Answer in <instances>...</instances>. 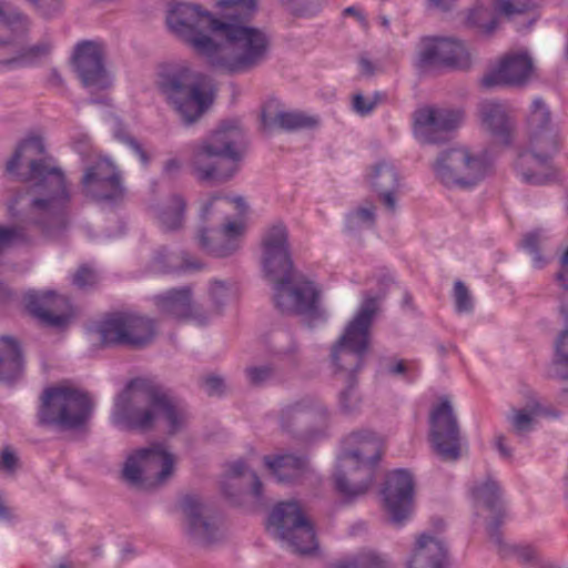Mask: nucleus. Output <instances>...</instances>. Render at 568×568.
I'll return each mask as SVG.
<instances>
[{"instance_id": "nucleus-1", "label": "nucleus", "mask_w": 568, "mask_h": 568, "mask_svg": "<svg viewBox=\"0 0 568 568\" xmlns=\"http://www.w3.org/2000/svg\"><path fill=\"white\" fill-rule=\"evenodd\" d=\"M44 152L40 138L26 139L17 146L6 170L30 184L26 193H18L9 202L10 216L48 231L51 225L62 223L70 193L62 170Z\"/></svg>"}, {"instance_id": "nucleus-2", "label": "nucleus", "mask_w": 568, "mask_h": 568, "mask_svg": "<svg viewBox=\"0 0 568 568\" xmlns=\"http://www.w3.org/2000/svg\"><path fill=\"white\" fill-rule=\"evenodd\" d=\"M262 264L265 276L273 283L274 302L281 312L296 313L311 320L321 317V291L314 282L295 276L288 232L282 222L272 224L264 232Z\"/></svg>"}, {"instance_id": "nucleus-3", "label": "nucleus", "mask_w": 568, "mask_h": 568, "mask_svg": "<svg viewBox=\"0 0 568 568\" xmlns=\"http://www.w3.org/2000/svg\"><path fill=\"white\" fill-rule=\"evenodd\" d=\"M156 87L169 104L190 124L212 105L216 85L203 73L194 72L185 62H164L156 69Z\"/></svg>"}, {"instance_id": "nucleus-4", "label": "nucleus", "mask_w": 568, "mask_h": 568, "mask_svg": "<svg viewBox=\"0 0 568 568\" xmlns=\"http://www.w3.org/2000/svg\"><path fill=\"white\" fill-rule=\"evenodd\" d=\"M246 150L244 131L237 120H227L194 150L191 165L202 182H225L240 169Z\"/></svg>"}, {"instance_id": "nucleus-5", "label": "nucleus", "mask_w": 568, "mask_h": 568, "mask_svg": "<svg viewBox=\"0 0 568 568\" xmlns=\"http://www.w3.org/2000/svg\"><path fill=\"white\" fill-rule=\"evenodd\" d=\"M270 38L252 26H220L206 63L232 74L261 65L268 55Z\"/></svg>"}, {"instance_id": "nucleus-6", "label": "nucleus", "mask_w": 568, "mask_h": 568, "mask_svg": "<svg viewBox=\"0 0 568 568\" xmlns=\"http://www.w3.org/2000/svg\"><path fill=\"white\" fill-rule=\"evenodd\" d=\"M528 150L521 152L515 169L523 182L544 185L555 180L556 173L550 164L558 151V132L551 123L550 111L541 99H535L528 116Z\"/></svg>"}, {"instance_id": "nucleus-7", "label": "nucleus", "mask_w": 568, "mask_h": 568, "mask_svg": "<svg viewBox=\"0 0 568 568\" xmlns=\"http://www.w3.org/2000/svg\"><path fill=\"white\" fill-rule=\"evenodd\" d=\"M382 440L372 430L351 433L344 440L334 471L335 488L346 497L365 494L374 481L375 465L381 458Z\"/></svg>"}, {"instance_id": "nucleus-8", "label": "nucleus", "mask_w": 568, "mask_h": 568, "mask_svg": "<svg viewBox=\"0 0 568 568\" xmlns=\"http://www.w3.org/2000/svg\"><path fill=\"white\" fill-rule=\"evenodd\" d=\"M26 28L27 18L0 0V72L33 67L50 55L53 45L49 39L24 44Z\"/></svg>"}, {"instance_id": "nucleus-9", "label": "nucleus", "mask_w": 568, "mask_h": 568, "mask_svg": "<svg viewBox=\"0 0 568 568\" xmlns=\"http://www.w3.org/2000/svg\"><path fill=\"white\" fill-rule=\"evenodd\" d=\"M159 386L145 378H135L114 398L111 423L122 430L145 433L156 424Z\"/></svg>"}, {"instance_id": "nucleus-10", "label": "nucleus", "mask_w": 568, "mask_h": 568, "mask_svg": "<svg viewBox=\"0 0 568 568\" xmlns=\"http://www.w3.org/2000/svg\"><path fill=\"white\" fill-rule=\"evenodd\" d=\"M166 24L176 38L207 60L216 36L212 12L196 3L174 2L169 7Z\"/></svg>"}, {"instance_id": "nucleus-11", "label": "nucleus", "mask_w": 568, "mask_h": 568, "mask_svg": "<svg viewBox=\"0 0 568 568\" xmlns=\"http://www.w3.org/2000/svg\"><path fill=\"white\" fill-rule=\"evenodd\" d=\"M377 307L376 297L368 296L362 302L354 318L332 347L331 359L336 369L352 374L362 367L369 346L371 326Z\"/></svg>"}, {"instance_id": "nucleus-12", "label": "nucleus", "mask_w": 568, "mask_h": 568, "mask_svg": "<svg viewBox=\"0 0 568 568\" xmlns=\"http://www.w3.org/2000/svg\"><path fill=\"white\" fill-rule=\"evenodd\" d=\"M91 412L92 402L87 394L75 388L57 386L43 392L38 417L43 425L69 430L82 427Z\"/></svg>"}, {"instance_id": "nucleus-13", "label": "nucleus", "mask_w": 568, "mask_h": 568, "mask_svg": "<svg viewBox=\"0 0 568 568\" xmlns=\"http://www.w3.org/2000/svg\"><path fill=\"white\" fill-rule=\"evenodd\" d=\"M267 532L294 552L310 554L317 548L314 527L296 501H283L271 511Z\"/></svg>"}, {"instance_id": "nucleus-14", "label": "nucleus", "mask_w": 568, "mask_h": 568, "mask_svg": "<svg viewBox=\"0 0 568 568\" xmlns=\"http://www.w3.org/2000/svg\"><path fill=\"white\" fill-rule=\"evenodd\" d=\"M92 332L103 346L135 348L150 344L156 334L153 320L132 312L108 314L94 324Z\"/></svg>"}, {"instance_id": "nucleus-15", "label": "nucleus", "mask_w": 568, "mask_h": 568, "mask_svg": "<svg viewBox=\"0 0 568 568\" xmlns=\"http://www.w3.org/2000/svg\"><path fill=\"white\" fill-rule=\"evenodd\" d=\"M176 457L163 444H152L130 455L122 476L131 486L150 489L164 484L174 471Z\"/></svg>"}, {"instance_id": "nucleus-16", "label": "nucleus", "mask_w": 568, "mask_h": 568, "mask_svg": "<svg viewBox=\"0 0 568 568\" xmlns=\"http://www.w3.org/2000/svg\"><path fill=\"white\" fill-rule=\"evenodd\" d=\"M433 168L444 185L469 187L488 174L490 164L484 155H475L467 148L460 146L443 151Z\"/></svg>"}, {"instance_id": "nucleus-17", "label": "nucleus", "mask_w": 568, "mask_h": 568, "mask_svg": "<svg viewBox=\"0 0 568 568\" xmlns=\"http://www.w3.org/2000/svg\"><path fill=\"white\" fill-rule=\"evenodd\" d=\"M429 439L435 453L444 460L455 462L462 455V435L448 397H440L429 415Z\"/></svg>"}, {"instance_id": "nucleus-18", "label": "nucleus", "mask_w": 568, "mask_h": 568, "mask_svg": "<svg viewBox=\"0 0 568 568\" xmlns=\"http://www.w3.org/2000/svg\"><path fill=\"white\" fill-rule=\"evenodd\" d=\"M416 63L419 69L446 67L468 70L473 64V55L463 41L454 38L428 37L420 41Z\"/></svg>"}, {"instance_id": "nucleus-19", "label": "nucleus", "mask_w": 568, "mask_h": 568, "mask_svg": "<svg viewBox=\"0 0 568 568\" xmlns=\"http://www.w3.org/2000/svg\"><path fill=\"white\" fill-rule=\"evenodd\" d=\"M473 507L478 516L489 520L487 531L495 544L501 542L498 526L504 516V494L499 483L491 476L476 479L470 486Z\"/></svg>"}, {"instance_id": "nucleus-20", "label": "nucleus", "mask_w": 568, "mask_h": 568, "mask_svg": "<svg viewBox=\"0 0 568 568\" xmlns=\"http://www.w3.org/2000/svg\"><path fill=\"white\" fill-rule=\"evenodd\" d=\"M463 122V112L445 108L426 106L414 114V135L423 144L447 140L448 133Z\"/></svg>"}, {"instance_id": "nucleus-21", "label": "nucleus", "mask_w": 568, "mask_h": 568, "mask_svg": "<svg viewBox=\"0 0 568 568\" xmlns=\"http://www.w3.org/2000/svg\"><path fill=\"white\" fill-rule=\"evenodd\" d=\"M179 508L182 515L181 523L185 536L194 544L210 546L220 539V528L214 518L206 510L201 498L194 495L184 496Z\"/></svg>"}, {"instance_id": "nucleus-22", "label": "nucleus", "mask_w": 568, "mask_h": 568, "mask_svg": "<svg viewBox=\"0 0 568 568\" xmlns=\"http://www.w3.org/2000/svg\"><path fill=\"white\" fill-rule=\"evenodd\" d=\"M104 47L99 41L84 40L74 47L73 64L85 88L105 89L111 77L104 67Z\"/></svg>"}, {"instance_id": "nucleus-23", "label": "nucleus", "mask_w": 568, "mask_h": 568, "mask_svg": "<svg viewBox=\"0 0 568 568\" xmlns=\"http://www.w3.org/2000/svg\"><path fill=\"white\" fill-rule=\"evenodd\" d=\"M82 186L85 195L97 201H118L125 193L120 172L108 159H99L85 170Z\"/></svg>"}, {"instance_id": "nucleus-24", "label": "nucleus", "mask_w": 568, "mask_h": 568, "mask_svg": "<svg viewBox=\"0 0 568 568\" xmlns=\"http://www.w3.org/2000/svg\"><path fill=\"white\" fill-rule=\"evenodd\" d=\"M384 499L390 519L400 524L407 518L413 506L414 478L406 469H395L387 475Z\"/></svg>"}, {"instance_id": "nucleus-25", "label": "nucleus", "mask_w": 568, "mask_h": 568, "mask_svg": "<svg viewBox=\"0 0 568 568\" xmlns=\"http://www.w3.org/2000/svg\"><path fill=\"white\" fill-rule=\"evenodd\" d=\"M24 302L30 314L48 326L61 327L71 316L69 300L53 291H30L26 294Z\"/></svg>"}, {"instance_id": "nucleus-26", "label": "nucleus", "mask_w": 568, "mask_h": 568, "mask_svg": "<svg viewBox=\"0 0 568 568\" xmlns=\"http://www.w3.org/2000/svg\"><path fill=\"white\" fill-rule=\"evenodd\" d=\"M532 60L527 52H513L505 55L498 67L481 79L486 88L495 85H521L532 73Z\"/></svg>"}, {"instance_id": "nucleus-27", "label": "nucleus", "mask_w": 568, "mask_h": 568, "mask_svg": "<svg viewBox=\"0 0 568 568\" xmlns=\"http://www.w3.org/2000/svg\"><path fill=\"white\" fill-rule=\"evenodd\" d=\"M245 225L241 221H229L220 231L203 229L197 234L200 247L214 257H227L241 246Z\"/></svg>"}, {"instance_id": "nucleus-28", "label": "nucleus", "mask_w": 568, "mask_h": 568, "mask_svg": "<svg viewBox=\"0 0 568 568\" xmlns=\"http://www.w3.org/2000/svg\"><path fill=\"white\" fill-rule=\"evenodd\" d=\"M158 310L166 316L184 318L197 325L209 322V315L192 304V292L190 287L172 288L154 297Z\"/></svg>"}, {"instance_id": "nucleus-29", "label": "nucleus", "mask_w": 568, "mask_h": 568, "mask_svg": "<svg viewBox=\"0 0 568 568\" xmlns=\"http://www.w3.org/2000/svg\"><path fill=\"white\" fill-rule=\"evenodd\" d=\"M448 556L445 542L428 534L419 535L406 561L407 568H447Z\"/></svg>"}, {"instance_id": "nucleus-30", "label": "nucleus", "mask_w": 568, "mask_h": 568, "mask_svg": "<svg viewBox=\"0 0 568 568\" xmlns=\"http://www.w3.org/2000/svg\"><path fill=\"white\" fill-rule=\"evenodd\" d=\"M484 129L499 143L508 145L515 129L509 108L501 102L486 100L479 105Z\"/></svg>"}, {"instance_id": "nucleus-31", "label": "nucleus", "mask_w": 568, "mask_h": 568, "mask_svg": "<svg viewBox=\"0 0 568 568\" xmlns=\"http://www.w3.org/2000/svg\"><path fill=\"white\" fill-rule=\"evenodd\" d=\"M372 189L378 193L383 204L394 212L396 207L395 192L398 187V174L395 166L386 161L378 162L367 175Z\"/></svg>"}, {"instance_id": "nucleus-32", "label": "nucleus", "mask_w": 568, "mask_h": 568, "mask_svg": "<svg viewBox=\"0 0 568 568\" xmlns=\"http://www.w3.org/2000/svg\"><path fill=\"white\" fill-rule=\"evenodd\" d=\"M190 414L186 406L172 397L159 386L156 402V423L163 420L170 435L182 432L189 423Z\"/></svg>"}, {"instance_id": "nucleus-33", "label": "nucleus", "mask_w": 568, "mask_h": 568, "mask_svg": "<svg viewBox=\"0 0 568 568\" xmlns=\"http://www.w3.org/2000/svg\"><path fill=\"white\" fill-rule=\"evenodd\" d=\"M329 417L327 406L316 397H304L282 409V426L288 428L291 422H325Z\"/></svg>"}, {"instance_id": "nucleus-34", "label": "nucleus", "mask_w": 568, "mask_h": 568, "mask_svg": "<svg viewBox=\"0 0 568 568\" xmlns=\"http://www.w3.org/2000/svg\"><path fill=\"white\" fill-rule=\"evenodd\" d=\"M217 7L222 11L220 17L214 16L216 34L220 26H250L248 22L256 12L257 2L256 0H219Z\"/></svg>"}, {"instance_id": "nucleus-35", "label": "nucleus", "mask_w": 568, "mask_h": 568, "mask_svg": "<svg viewBox=\"0 0 568 568\" xmlns=\"http://www.w3.org/2000/svg\"><path fill=\"white\" fill-rule=\"evenodd\" d=\"M559 415L556 409L545 407L538 400H532L523 408H513L508 420L516 435L525 436L534 429L539 417L558 418Z\"/></svg>"}, {"instance_id": "nucleus-36", "label": "nucleus", "mask_w": 568, "mask_h": 568, "mask_svg": "<svg viewBox=\"0 0 568 568\" xmlns=\"http://www.w3.org/2000/svg\"><path fill=\"white\" fill-rule=\"evenodd\" d=\"M185 207V199L180 194H172L163 204L154 209L153 215L162 231L175 232L184 225Z\"/></svg>"}, {"instance_id": "nucleus-37", "label": "nucleus", "mask_w": 568, "mask_h": 568, "mask_svg": "<svg viewBox=\"0 0 568 568\" xmlns=\"http://www.w3.org/2000/svg\"><path fill=\"white\" fill-rule=\"evenodd\" d=\"M266 468L278 481H291L307 469V460L292 454L264 456Z\"/></svg>"}, {"instance_id": "nucleus-38", "label": "nucleus", "mask_w": 568, "mask_h": 568, "mask_svg": "<svg viewBox=\"0 0 568 568\" xmlns=\"http://www.w3.org/2000/svg\"><path fill=\"white\" fill-rule=\"evenodd\" d=\"M22 372L19 344L11 337L0 336V382L12 383Z\"/></svg>"}, {"instance_id": "nucleus-39", "label": "nucleus", "mask_w": 568, "mask_h": 568, "mask_svg": "<svg viewBox=\"0 0 568 568\" xmlns=\"http://www.w3.org/2000/svg\"><path fill=\"white\" fill-rule=\"evenodd\" d=\"M318 123L314 116L297 111H278L274 115L266 111L262 113V124L265 130L282 129L286 131L313 128Z\"/></svg>"}, {"instance_id": "nucleus-40", "label": "nucleus", "mask_w": 568, "mask_h": 568, "mask_svg": "<svg viewBox=\"0 0 568 568\" xmlns=\"http://www.w3.org/2000/svg\"><path fill=\"white\" fill-rule=\"evenodd\" d=\"M211 313L221 314L223 310L239 296V287L233 280L214 278L207 286Z\"/></svg>"}, {"instance_id": "nucleus-41", "label": "nucleus", "mask_w": 568, "mask_h": 568, "mask_svg": "<svg viewBox=\"0 0 568 568\" xmlns=\"http://www.w3.org/2000/svg\"><path fill=\"white\" fill-rule=\"evenodd\" d=\"M246 478L247 483L252 486L253 496L260 498L262 496V483L256 474L253 470H250L242 460H236L229 466L226 481L223 483L224 494L229 497H233L234 494L229 490L227 486H237L239 488H242Z\"/></svg>"}, {"instance_id": "nucleus-42", "label": "nucleus", "mask_w": 568, "mask_h": 568, "mask_svg": "<svg viewBox=\"0 0 568 568\" xmlns=\"http://www.w3.org/2000/svg\"><path fill=\"white\" fill-rule=\"evenodd\" d=\"M154 267L159 272L172 273L181 271H199L203 268V264L191 257L187 253H183L179 256L163 248L154 258Z\"/></svg>"}, {"instance_id": "nucleus-43", "label": "nucleus", "mask_w": 568, "mask_h": 568, "mask_svg": "<svg viewBox=\"0 0 568 568\" xmlns=\"http://www.w3.org/2000/svg\"><path fill=\"white\" fill-rule=\"evenodd\" d=\"M376 206L372 202L359 205L346 215L345 230L348 234L355 235L375 225Z\"/></svg>"}, {"instance_id": "nucleus-44", "label": "nucleus", "mask_w": 568, "mask_h": 568, "mask_svg": "<svg viewBox=\"0 0 568 568\" xmlns=\"http://www.w3.org/2000/svg\"><path fill=\"white\" fill-rule=\"evenodd\" d=\"M560 312L565 317V329L560 333L555 344L554 375L568 379V303L565 301L560 305Z\"/></svg>"}, {"instance_id": "nucleus-45", "label": "nucleus", "mask_w": 568, "mask_h": 568, "mask_svg": "<svg viewBox=\"0 0 568 568\" xmlns=\"http://www.w3.org/2000/svg\"><path fill=\"white\" fill-rule=\"evenodd\" d=\"M495 10L513 20L520 16H529L530 22L536 20L534 11L540 6L539 0H493Z\"/></svg>"}, {"instance_id": "nucleus-46", "label": "nucleus", "mask_w": 568, "mask_h": 568, "mask_svg": "<svg viewBox=\"0 0 568 568\" xmlns=\"http://www.w3.org/2000/svg\"><path fill=\"white\" fill-rule=\"evenodd\" d=\"M466 22L468 26L479 29L484 33H491L497 27V18L489 6L477 0L467 11Z\"/></svg>"}, {"instance_id": "nucleus-47", "label": "nucleus", "mask_w": 568, "mask_h": 568, "mask_svg": "<svg viewBox=\"0 0 568 568\" xmlns=\"http://www.w3.org/2000/svg\"><path fill=\"white\" fill-rule=\"evenodd\" d=\"M244 206V201L241 197L232 200L230 197L213 195L202 204L200 215L202 220L206 221L210 215L215 212L225 213L230 207L242 211Z\"/></svg>"}, {"instance_id": "nucleus-48", "label": "nucleus", "mask_w": 568, "mask_h": 568, "mask_svg": "<svg viewBox=\"0 0 568 568\" xmlns=\"http://www.w3.org/2000/svg\"><path fill=\"white\" fill-rule=\"evenodd\" d=\"M333 568H387V561L373 551H366L355 557L343 559Z\"/></svg>"}, {"instance_id": "nucleus-49", "label": "nucleus", "mask_w": 568, "mask_h": 568, "mask_svg": "<svg viewBox=\"0 0 568 568\" xmlns=\"http://www.w3.org/2000/svg\"><path fill=\"white\" fill-rule=\"evenodd\" d=\"M362 404V397L353 382H351L338 395V407L345 415L352 416L359 413Z\"/></svg>"}, {"instance_id": "nucleus-50", "label": "nucleus", "mask_w": 568, "mask_h": 568, "mask_svg": "<svg viewBox=\"0 0 568 568\" xmlns=\"http://www.w3.org/2000/svg\"><path fill=\"white\" fill-rule=\"evenodd\" d=\"M546 240L547 236L541 230L529 232L523 239V246L532 255L536 267H541L544 265V258L539 253V247Z\"/></svg>"}, {"instance_id": "nucleus-51", "label": "nucleus", "mask_w": 568, "mask_h": 568, "mask_svg": "<svg viewBox=\"0 0 568 568\" xmlns=\"http://www.w3.org/2000/svg\"><path fill=\"white\" fill-rule=\"evenodd\" d=\"M287 10L297 17L310 18L322 9L320 0H286Z\"/></svg>"}, {"instance_id": "nucleus-52", "label": "nucleus", "mask_w": 568, "mask_h": 568, "mask_svg": "<svg viewBox=\"0 0 568 568\" xmlns=\"http://www.w3.org/2000/svg\"><path fill=\"white\" fill-rule=\"evenodd\" d=\"M113 133L119 141L128 145L138 155L144 165L149 163V156L142 145L124 131L122 124L118 120L114 121Z\"/></svg>"}, {"instance_id": "nucleus-53", "label": "nucleus", "mask_w": 568, "mask_h": 568, "mask_svg": "<svg viewBox=\"0 0 568 568\" xmlns=\"http://www.w3.org/2000/svg\"><path fill=\"white\" fill-rule=\"evenodd\" d=\"M27 241L23 227L14 225L11 227L0 226V253L14 244Z\"/></svg>"}, {"instance_id": "nucleus-54", "label": "nucleus", "mask_w": 568, "mask_h": 568, "mask_svg": "<svg viewBox=\"0 0 568 568\" xmlns=\"http://www.w3.org/2000/svg\"><path fill=\"white\" fill-rule=\"evenodd\" d=\"M454 298L456 311L458 313H470L474 308L473 298L468 288L460 281H457L454 286Z\"/></svg>"}, {"instance_id": "nucleus-55", "label": "nucleus", "mask_w": 568, "mask_h": 568, "mask_svg": "<svg viewBox=\"0 0 568 568\" xmlns=\"http://www.w3.org/2000/svg\"><path fill=\"white\" fill-rule=\"evenodd\" d=\"M248 382L253 385H262L274 375V369L268 365L252 366L245 369Z\"/></svg>"}, {"instance_id": "nucleus-56", "label": "nucleus", "mask_w": 568, "mask_h": 568, "mask_svg": "<svg viewBox=\"0 0 568 568\" xmlns=\"http://www.w3.org/2000/svg\"><path fill=\"white\" fill-rule=\"evenodd\" d=\"M377 103H378V101H377L376 97L369 98V97H364L361 93H356L353 97L352 105H353V110L357 114L365 116L373 112V110L376 108Z\"/></svg>"}, {"instance_id": "nucleus-57", "label": "nucleus", "mask_w": 568, "mask_h": 568, "mask_svg": "<svg viewBox=\"0 0 568 568\" xmlns=\"http://www.w3.org/2000/svg\"><path fill=\"white\" fill-rule=\"evenodd\" d=\"M98 281L97 273L87 267L82 266L78 270V272L73 276V283L81 288L93 285Z\"/></svg>"}, {"instance_id": "nucleus-58", "label": "nucleus", "mask_w": 568, "mask_h": 568, "mask_svg": "<svg viewBox=\"0 0 568 568\" xmlns=\"http://www.w3.org/2000/svg\"><path fill=\"white\" fill-rule=\"evenodd\" d=\"M203 387L209 395H219L224 389V381L220 376L209 375L203 381Z\"/></svg>"}, {"instance_id": "nucleus-59", "label": "nucleus", "mask_w": 568, "mask_h": 568, "mask_svg": "<svg viewBox=\"0 0 568 568\" xmlns=\"http://www.w3.org/2000/svg\"><path fill=\"white\" fill-rule=\"evenodd\" d=\"M284 336L285 334H277L276 336H274V353L283 358H293L294 354L297 351V347L293 341H290V344L287 346L280 345L278 342Z\"/></svg>"}, {"instance_id": "nucleus-60", "label": "nucleus", "mask_w": 568, "mask_h": 568, "mask_svg": "<svg viewBox=\"0 0 568 568\" xmlns=\"http://www.w3.org/2000/svg\"><path fill=\"white\" fill-rule=\"evenodd\" d=\"M514 554L516 558L524 564L534 561L538 557L536 549L528 545L516 546Z\"/></svg>"}, {"instance_id": "nucleus-61", "label": "nucleus", "mask_w": 568, "mask_h": 568, "mask_svg": "<svg viewBox=\"0 0 568 568\" xmlns=\"http://www.w3.org/2000/svg\"><path fill=\"white\" fill-rule=\"evenodd\" d=\"M556 280L561 288L568 291V248L560 258V270L556 275Z\"/></svg>"}, {"instance_id": "nucleus-62", "label": "nucleus", "mask_w": 568, "mask_h": 568, "mask_svg": "<svg viewBox=\"0 0 568 568\" xmlns=\"http://www.w3.org/2000/svg\"><path fill=\"white\" fill-rule=\"evenodd\" d=\"M1 466L12 473L17 467V457L10 448H4L1 453Z\"/></svg>"}, {"instance_id": "nucleus-63", "label": "nucleus", "mask_w": 568, "mask_h": 568, "mask_svg": "<svg viewBox=\"0 0 568 568\" xmlns=\"http://www.w3.org/2000/svg\"><path fill=\"white\" fill-rule=\"evenodd\" d=\"M495 447L497 448L499 455L505 459H510L513 457V450L507 445L506 437L504 435H498L495 438Z\"/></svg>"}, {"instance_id": "nucleus-64", "label": "nucleus", "mask_w": 568, "mask_h": 568, "mask_svg": "<svg viewBox=\"0 0 568 568\" xmlns=\"http://www.w3.org/2000/svg\"><path fill=\"white\" fill-rule=\"evenodd\" d=\"M16 510L14 508L7 505V503L0 497V520H12L14 519Z\"/></svg>"}]
</instances>
